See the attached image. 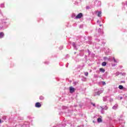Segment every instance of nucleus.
I'll return each instance as SVG.
<instances>
[{"label":"nucleus","mask_w":127,"mask_h":127,"mask_svg":"<svg viewBox=\"0 0 127 127\" xmlns=\"http://www.w3.org/2000/svg\"><path fill=\"white\" fill-rule=\"evenodd\" d=\"M102 93H103L102 90L98 91V92L95 93L94 96H98L99 95H100V94H102Z\"/></svg>","instance_id":"nucleus-1"},{"label":"nucleus","mask_w":127,"mask_h":127,"mask_svg":"<svg viewBox=\"0 0 127 127\" xmlns=\"http://www.w3.org/2000/svg\"><path fill=\"white\" fill-rule=\"evenodd\" d=\"M75 92V88H73V87H69V93H74Z\"/></svg>","instance_id":"nucleus-2"},{"label":"nucleus","mask_w":127,"mask_h":127,"mask_svg":"<svg viewBox=\"0 0 127 127\" xmlns=\"http://www.w3.org/2000/svg\"><path fill=\"white\" fill-rule=\"evenodd\" d=\"M82 16H83V14L82 13H80L75 17V18L76 19L81 18Z\"/></svg>","instance_id":"nucleus-3"},{"label":"nucleus","mask_w":127,"mask_h":127,"mask_svg":"<svg viewBox=\"0 0 127 127\" xmlns=\"http://www.w3.org/2000/svg\"><path fill=\"white\" fill-rule=\"evenodd\" d=\"M35 107L36 108H40V107H41V104H40L39 102H37L35 104Z\"/></svg>","instance_id":"nucleus-4"},{"label":"nucleus","mask_w":127,"mask_h":127,"mask_svg":"<svg viewBox=\"0 0 127 127\" xmlns=\"http://www.w3.org/2000/svg\"><path fill=\"white\" fill-rule=\"evenodd\" d=\"M113 110H117L118 109V105H115L113 107Z\"/></svg>","instance_id":"nucleus-5"},{"label":"nucleus","mask_w":127,"mask_h":127,"mask_svg":"<svg viewBox=\"0 0 127 127\" xmlns=\"http://www.w3.org/2000/svg\"><path fill=\"white\" fill-rule=\"evenodd\" d=\"M3 35H4V34H3V32L0 33V38H2V37H3Z\"/></svg>","instance_id":"nucleus-6"},{"label":"nucleus","mask_w":127,"mask_h":127,"mask_svg":"<svg viewBox=\"0 0 127 127\" xmlns=\"http://www.w3.org/2000/svg\"><path fill=\"white\" fill-rule=\"evenodd\" d=\"M100 72H102V73H105V69H104L103 68H100Z\"/></svg>","instance_id":"nucleus-7"},{"label":"nucleus","mask_w":127,"mask_h":127,"mask_svg":"<svg viewBox=\"0 0 127 127\" xmlns=\"http://www.w3.org/2000/svg\"><path fill=\"white\" fill-rule=\"evenodd\" d=\"M119 88L120 89V90H123V89H124V86H123V85H119Z\"/></svg>","instance_id":"nucleus-8"},{"label":"nucleus","mask_w":127,"mask_h":127,"mask_svg":"<svg viewBox=\"0 0 127 127\" xmlns=\"http://www.w3.org/2000/svg\"><path fill=\"white\" fill-rule=\"evenodd\" d=\"M101 15H102V12L101 11L99 12L98 14V16H99V17H101Z\"/></svg>","instance_id":"nucleus-9"},{"label":"nucleus","mask_w":127,"mask_h":127,"mask_svg":"<svg viewBox=\"0 0 127 127\" xmlns=\"http://www.w3.org/2000/svg\"><path fill=\"white\" fill-rule=\"evenodd\" d=\"M97 122H98V123H102V119H101V118H98V119H97Z\"/></svg>","instance_id":"nucleus-10"},{"label":"nucleus","mask_w":127,"mask_h":127,"mask_svg":"<svg viewBox=\"0 0 127 127\" xmlns=\"http://www.w3.org/2000/svg\"><path fill=\"white\" fill-rule=\"evenodd\" d=\"M106 65H107V63L106 62H103L102 63V66H106Z\"/></svg>","instance_id":"nucleus-11"},{"label":"nucleus","mask_w":127,"mask_h":127,"mask_svg":"<svg viewBox=\"0 0 127 127\" xmlns=\"http://www.w3.org/2000/svg\"><path fill=\"white\" fill-rule=\"evenodd\" d=\"M113 60L115 63H118V61L116 60V59H115V58H113Z\"/></svg>","instance_id":"nucleus-12"},{"label":"nucleus","mask_w":127,"mask_h":127,"mask_svg":"<svg viewBox=\"0 0 127 127\" xmlns=\"http://www.w3.org/2000/svg\"><path fill=\"white\" fill-rule=\"evenodd\" d=\"M100 108H101V113L102 114H104V108H102V107H100Z\"/></svg>","instance_id":"nucleus-13"},{"label":"nucleus","mask_w":127,"mask_h":127,"mask_svg":"<svg viewBox=\"0 0 127 127\" xmlns=\"http://www.w3.org/2000/svg\"><path fill=\"white\" fill-rule=\"evenodd\" d=\"M84 75H85L86 76H88V75H89V73H88V72H84Z\"/></svg>","instance_id":"nucleus-14"},{"label":"nucleus","mask_w":127,"mask_h":127,"mask_svg":"<svg viewBox=\"0 0 127 127\" xmlns=\"http://www.w3.org/2000/svg\"><path fill=\"white\" fill-rule=\"evenodd\" d=\"M72 45H73V47H76V45L75 44V43H73Z\"/></svg>","instance_id":"nucleus-15"},{"label":"nucleus","mask_w":127,"mask_h":127,"mask_svg":"<svg viewBox=\"0 0 127 127\" xmlns=\"http://www.w3.org/2000/svg\"><path fill=\"white\" fill-rule=\"evenodd\" d=\"M40 100H43V97L41 96V97H40Z\"/></svg>","instance_id":"nucleus-16"},{"label":"nucleus","mask_w":127,"mask_h":127,"mask_svg":"<svg viewBox=\"0 0 127 127\" xmlns=\"http://www.w3.org/2000/svg\"><path fill=\"white\" fill-rule=\"evenodd\" d=\"M106 99H107V97L103 98V101H106Z\"/></svg>","instance_id":"nucleus-17"},{"label":"nucleus","mask_w":127,"mask_h":127,"mask_svg":"<svg viewBox=\"0 0 127 127\" xmlns=\"http://www.w3.org/2000/svg\"><path fill=\"white\" fill-rule=\"evenodd\" d=\"M102 84H103V85H106V82H102Z\"/></svg>","instance_id":"nucleus-18"},{"label":"nucleus","mask_w":127,"mask_h":127,"mask_svg":"<svg viewBox=\"0 0 127 127\" xmlns=\"http://www.w3.org/2000/svg\"><path fill=\"white\" fill-rule=\"evenodd\" d=\"M1 7H3L4 6V5H3V4H2L1 5Z\"/></svg>","instance_id":"nucleus-19"},{"label":"nucleus","mask_w":127,"mask_h":127,"mask_svg":"<svg viewBox=\"0 0 127 127\" xmlns=\"http://www.w3.org/2000/svg\"><path fill=\"white\" fill-rule=\"evenodd\" d=\"M92 105L93 106V107H95V103H92Z\"/></svg>","instance_id":"nucleus-20"},{"label":"nucleus","mask_w":127,"mask_h":127,"mask_svg":"<svg viewBox=\"0 0 127 127\" xmlns=\"http://www.w3.org/2000/svg\"><path fill=\"white\" fill-rule=\"evenodd\" d=\"M105 110H108V107H105Z\"/></svg>","instance_id":"nucleus-21"},{"label":"nucleus","mask_w":127,"mask_h":127,"mask_svg":"<svg viewBox=\"0 0 127 127\" xmlns=\"http://www.w3.org/2000/svg\"><path fill=\"white\" fill-rule=\"evenodd\" d=\"M100 21L99 20L97 21V22L99 23Z\"/></svg>","instance_id":"nucleus-22"},{"label":"nucleus","mask_w":127,"mask_h":127,"mask_svg":"<svg viewBox=\"0 0 127 127\" xmlns=\"http://www.w3.org/2000/svg\"><path fill=\"white\" fill-rule=\"evenodd\" d=\"M122 99H123L122 97H121V100H122Z\"/></svg>","instance_id":"nucleus-23"},{"label":"nucleus","mask_w":127,"mask_h":127,"mask_svg":"<svg viewBox=\"0 0 127 127\" xmlns=\"http://www.w3.org/2000/svg\"><path fill=\"white\" fill-rule=\"evenodd\" d=\"M100 26H102V25H100Z\"/></svg>","instance_id":"nucleus-24"},{"label":"nucleus","mask_w":127,"mask_h":127,"mask_svg":"<svg viewBox=\"0 0 127 127\" xmlns=\"http://www.w3.org/2000/svg\"><path fill=\"white\" fill-rule=\"evenodd\" d=\"M0 123H1V121H0Z\"/></svg>","instance_id":"nucleus-25"},{"label":"nucleus","mask_w":127,"mask_h":127,"mask_svg":"<svg viewBox=\"0 0 127 127\" xmlns=\"http://www.w3.org/2000/svg\"><path fill=\"white\" fill-rule=\"evenodd\" d=\"M123 83H125V81H123Z\"/></svg>","instance_id":"nucleus-26"}]
</instances>
